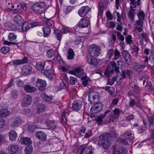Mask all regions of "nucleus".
I'll list each match as a JSON object with an SVG mask.
<instances>
[{
  "label": "nucleus",
  "mask_w": 154,
  "mask_h": 154,
  "mask_svg": "<svg viewBox=\"0 0 154 154\" xmlns=\"http://www.w3.org/2000/svg\"><path fill=\"white\" fill-rule=\"evenodd\" d=\"M111 135L108 132L103 133L99 137V140L98 144L100 146H102L103 148L107 149L110 146V143L109 139L111 137Z\"/></svg>",
  "instance_id": "nucleus-1"
},
{
  "label": "nucleus",
  "mask_w": 154,
  "mask_h": 154,
  "mask_svg": "<svg viewBox=\"0 0 154 154\" xmlns=\"http://www.w3.org/2000/svg\"><path fill=\"white\" fill-rule=\"evenodd\" d=\"M46 8L45 3L42 2H38L32 5L30 9L36 14L42 13Z\"/></svg>",
  "instance_id": "nucleus-2"
},
{
  "label": "nucleus",
  "mask_w": 154,
  "mask_h": 154,
  "mask_svg": "<svg viewBox=\"0 0 154 154\" xmlns=\"http://www.w3.org/2000/svg\"><path fill=\"white\" fill-rule=\"evenodd\" d=\"M136 7H133L132 5L130 6V9L128 12V17L131 22H133L134 20L135 16L136 14V10L135 8Z\"/></svg>",
  "instance_id": "nucleus-3"
},
{
  "label": "nucleus",
  "mask_w": 154,
  "mask_h": 154,
  "mask_svg": "<svg viewBox=\"0 0 154 154\" xmlns=\"http://www.w3.org/2000/svg\"><path fill=\"white\" fill-rule=\"evenodd\" d=\"M90 24V20L88 17H85L82 18L78 24L79 27L81 28L87 27Z\"/></svg>",
  "instance_id": "nucleus-4"
},
{
  "label": "nucleus",
  "mask_w": 154,
  "mask_h": 154,
  "mask_svg": "<svg viewBox=\"0 0 154 154\" xmlns=\"http://www.w3.org/2000/svg\"><path fill=\"white\" fill-rule=\"evenodd\" d=\"M88 6H84L81 7L78 11V14L81 17L85 16L90 11Z\"/></svg>",
  "instance_id": "nucleus-5"
},
{
  "label": "nucleus",
  "mask_w": 154,
  "mask_h": 154,
  "mask_svg": "<svg viewBox=\"0 0 154 154\" xmlns=\"http://www.w3.org/2000/svg\"><path fill=\"white\" fill-rule=\"evenodd\" d=\"M99 94L96 92H93L90 93L88 96V100L91 104L96 102L99 97Z\"/></svg>",
  "instance_id": "nucleus-6"
},
{
  "label": "nucleus",
  "mask_w": 154,
  "mask_h": 154,
  "mask_svg": "<svg viewBox=\"0 0 154 154\" xmlns=\"http://www.w3.org/2000/svg\"><path fill=\"white\" fill-rule=\"evenodd\" d=\"M82 105V102L81 100H75L73 103L72 108L74 111H77L81 109Z\"/></svg>",
  "instance_id": "nucleus-7"
},
{
  "label": "nucleus",
  "mask_w": 154,
  "mask_h": 154,
  "mask_svg": "<svg viewBox=\"0 0 154 154\" xmlns=\"http://www.w3.org/2000/svg\"><path fill=\"white\" fill-rule=\"evenodd\" d=\"M36 86L38 87V89L40 91H44L46 88V82L45 80L38 79L36 83Z\"/></svg>",
  "instance_id": "nucleus-8"
},
{
  "label": "nucleus",
  "mask_w": 154,
  "mask_h": 154,
  "mask_svg": "<svg viewBox=\"0 0 154 154\" xmlns=\"http://www.w3.org/2000/svg\"><path fill=\"white\" fill-rule=\"evenodd\" d=\"M143 21L138 19V20L136 21V23L134 25L135 29L140 32H142L143 30L142 28L143 24Z\"/></svg>",
  "instance_id": "nucleus-9"
},
{
  "label": "nucleus",
  "mask_w": 154,
  "mask_h": 154,
  "mask_svg": "<svg viewBox=\"0 0 154 154\" xmlns=\"http://www.w3.org/2000/svg\"><path fill=\"white\" fill-rule=\"evenodd\" d=\"M32 101V97L29 95H27L23 100L22 102V106H27L31 104Z\"/></svg>",
  "instance_id": "nucleus-10"
},
{
  "label": "nucleus",
  "mask_w": 154,
  "mask_h": 154,
  "mask_svg": "<svg viewBox=\"0 0 154 154\" xmlns=\"http://www.w3.org/2000/svg\"><path fill=\"white\" fill-rule=\"evenodd\" d=\"M133 71L131 70L126 69L122 71V77L124 79L129 77L130 78L132 75Z\"/></svg>",
  "instance_id": "nucleus-11"
},
{
  "label": "nucleus",
  "mask_w": 154,
  "mask_h": 154,
  "mask_svg": "<svg viewBox=\"0 0 154 154\" xmlns=\"http://www.w3.org/2000/svg\"><path fill=\"white\" fill-rule=\"evenodd\" d=\"M19 150V147L17 145L11 144L8 147V152L11 154H14L16 152Z\"/></svg>",
  "instance_id": "nucleus-12"
},
{
  "label": "nucleus",
  "mask_w": 154,
  "mask_h": 154,
  "mask_svg": "<svg viewBox=\"0 0 154 154\" xmlns=\"http://www.w3.org/2000/svg\"><path fill=\"white\" fill-rule=\"evenodd\" d=\"M22 72L23 75L29 74L32 70V67L30 65H25L22 69Z\"/></svg>",
  "instance_id": "nucleus-13"
},
{
  "label": "nucleus",
  "mask_w": 154,
  "mask_h": 154,
  "mask_svg": "<svg viewBox=\"0 0 154 154\" xmlns=\"http://www.w3.org/2000/svg\"><path fill=\"white\" fill-rule=\"evenodd\" d=\"M24 91L27 93H32L35 92L37 89L34 87L31 86L29 85H26L23 87Z\"/></svg>",
  "instance_id": "nucleus-14"
},
{
  "label": "nucleus",
  "mask_w": 154,
  "mask_h": 154,
  "mask_svg": "<svg viewBox=\"0 0 154 154\" xmlns=\"http://www.w3.org/2000/svg\"><path fill=\"white\" fill-rule=\"evenodd\" d=\"M122 137L128 140L130 143H132L133 140V136L132 133L130 132L127 131L125 132L122 135Z\"/></svg>",
  "instance_id": "nucleus-15"
},
{
  "label": "nucleus",
  "mask_w": 154,
  "mask_h": 154,
  "mask_svg": "<svg viewBox=\"0 0 154 154\" xmlns=\"http://www.w3.org/2000/svg\"><path fill=\"white\" fill-rule=\"evenodd\" d=\"M28 60L27 57H25L22 59H16L12 61L13 64L14 65H18L27 63Z\"/></svg>",
  "instance_id": "nucleus-16"
},
{
  "label": "nucleus",
  "mask_w": 154,
  "mask_h": 154,
  "mask_svg": "<svg viewBox=\"0 0 154 154\" xmlns=\"http://www.w3.org/2000/svg\"><path fill=\"white\" fill-rule=\"evenodd\" d=\"M35 136L37 138L43 141L45 140L46 139V135L42 131L37 132L35 134Z\"/></svg>",
  "instance_id": "nucleus-17"
},
{
  "label": "nucleus",
  "mask_w": 154,
  "mask_h": 154,
  "mask_svg": "<svg viewBox=\"0 0 154 154\" xmlns=\"http://www.w3.org/2000/svg\"><path fill=\"white\" fill-rule=\"evenodd\" d=\"M13 20L19 26H20L23 23L24 20L23 18L21 16L19 15H15L13 18Z\"/></svg>",
  "instance_id": "nucleus-18"
},
{
  "label": "nucleus",
  "mask_w": 154,
  "mask_h": 154,
  "mask_svg": "<svg viewBox=\"0 0 154 154\" xmlns=\"http://www.w3.org/2000/svg\"><path fill=\"white\" fill-rule=\"evenodd\" d=\"M42 73L51 80L53 79V73L51 72V70H44L42 71Z\"/></svg>",
  "instance_id": "nucleus-19"
},
{
  "label": "nucleus",
  "mask_w": 154,
  "mask_h": 154,
  "mask_svg": "<svg viewBox=\"0 0 154 154\" xmlns=\"http://www.w3.org/2000/svg\"><path fill=\"white\" fill-rule=\"evenodd\" d=\"M127 152L128 151L123 148L115 149L113 151V154H127Z\"/></svg>",
  "instance_id": "nucleus-20"
},
{
  "label": "nucleus",
  "mask_w": 154,
  "mask_h": 154,
  "mask_svg": "<svg viewBox=\"0 0 154 154\" xmlns=\"http://www.w3.org/2000/svg\"><path fill=\"white\" fill-rule=\"evenodd\" d=\"M8 134L9 140L11 141L14 140L17 137V134L14 130H11L9 132Z\"/></svg>",
  "instance_id": "nucleus-21"
},
{
  "label": "nucleus",
  "mask_w": 154,
  "mask_h": 154,
  "mask_svg": "<svg viewBox=\"0 0 154 154\" xmlns=\"http://www.w3.org/2000/svg\"><path fill=\"white\" fill-rule=\"evenodd\" d=\"M45 63L44 61H39L36 63L35 67L38 70L42 71L44 69Z\"/></svg>",
  "instance_id": "nucleus-22"
},
{
  "label": "nucleus",
  "mask_w": 154,
  "mask_h": 154,
  "mask_svg": "<svg viewBox=\"0 0 154 154\" xmlns=\"http://www.w3.org/2000/svg\"><path fill=\"white\" fill-rule=\"evenodd\" d=\"M139 38L140 39V44L141 45H143V40L146 41L147 38V34L146 33L143 32L141 34H139Z\"/></svg>",
  "instance_id": "nucleus-23"
},
{
  "label": "nucleus",
  "mask_w": 154,
  "mask_h": 154,
  "mask_svg": "<svg viewBox=\"0 0 154 154\" xmlns=\"http://www.w3.org/2000/svg\"><path fill=\"white\" fill-rule=\"evenodd\" d=\"M41 96L42 97L43 100L44 101L46 102H49L52 100V97L47 95L44 92L42 93Z\"/></svg>",
  "instance_id": "nucleus-24"
},
{
  "label": "nucleus",
  "mask_w": 154,
  "mask_h": 154,
  "mask_svg": "<svg viewBox=\"0 0 154 154\" xmlns=\"http://www.w3.org/2000/svg\"><path fill=\"white\" fill-rule=\"evenodd\" d=\"M20 143L23 144L29 145L32 143L29 137H26L22 138L20 140Z\"/></svg>",
  "instance_id": "nucleus-25"
},
{
  "label": "nucleus",
  "mask_w": 154,
  "mask_h": 154,
  "mask_svg": "<svg viewBox=\"0 0 154 154\" xmlns=\"http://www.w3.org/2000/svg\"><path fill=\"white\" fill-rule=\"evenodd\" d=\"M42 30L44 37H47L50 34L51 32V29L48 26H45L43 27Z\"/></svg>",
  "instance_id": "nucleus-26"
},
{
  "label": "nucleus",
  "mask_w": 154,
  "mask_h": 154,
  "mask_svg": "<svg viewBox=\"0 0 154 154\" xmlns=\"http://www.w3.org/2000/svg\"><path fill=\"white\" fill-rule=\"evenodd\" d=\"M10 115V111L7 109H3L0 110V116L1 117L6 116Z\"/></svg>",
  "instance_id": "nucleus-27"
},
{
  "label": "nucleus",
  "mask_w": 154,
  "mask_h": 154,
  "mask_svg": "<svg viewBox=\"0 0 154 154\" xmlns=\"http://www.w3.org/2000/svg\"><path fill=\"white\" fill-rule=\"evenodd\" d=\"M122 55L125 61L127 62L131 57L128 51L123 50L122 52Z\"/></svg>",
  "instance_id": "nucleus-28"
},
{
  "label": "nucleus",
  "mask_w": 154,
  "mask_h": 154,
  "mask_svg": "<svg viewBox=\"0 0 154 154\" xmlns=\"http://www.w3.org/2000/svg\"><path fill=\"white\" fill-rule=\"evenodd\" d=\"M145 67V65H143V64H140L139 63H136L134 66V69L139 72H141L143 69Z\"/></svg>",
  "instance_id": "nucleus-29"
},
{
  "label": "nucleus",
  "mask_w": 154,
  "mask_h": 154,
  "mask_svg": "<svg viewBox=\"0 0 154 154\" xmlns=\"http://www.w3.org/2000/svg\"><path fill=\"white\" fill-rule=\"evenodd\" d=\"M114 55L113 58V60H116L118 59H122L121 56L120 55V52L117 49H116L114 51Z\"/></svg>",
  "instance_id": "nucleus-30"
},
{
  "label": "nucleus",
  "mask_w": 154,
  "mask_h": 154,
  "mask_svg": "<svg viewBox=\"0 0 154 154\" xmlns=\"http://www.w3.org/2000/svg\"><path fill=\"white\" fill-rule=\"evenodd\" d=\"M67 53L68 54L67 59L68 60H72L74 58V55L73 49L71 48L69 49L68 50Z\"/></svg>",
  "instance_id": "nucleus-31"
},
{
  "label": "nucleus",
  "mask_w": 154,
  "mask_h": 154,
  "mask_svg": "<svg viewBox=\"0 0 154 154\" xmlns=\"http://www.w3.org/2000/svg\"><path fill=\"white\" fill-rule=\"evenodd\" d=\"M113 71V68H111L110 66H107L106 70L105 71V73L106 74V76L107 78H109L111 74L112 73Z\"/></svg>",
  "instance_id": "nucleus-32"
},
{
  "label": "nucleus",
  "mask_w": 154,
  "mask_h": 154,
  "mask_svg": "<svg viewBox=\"0 0 154 154\" xmlns=\"http://www.w3.org/2000/svg\"><path fill=\"white\" fill-rule=\"evenodd\" d=\"M21 122L22 121L20 118H17L15 121L12 124L11 126L13 128L17 126L19 124L21 123Z\"/></svg>",
  "instance_id": "nucleus-33"
},
{
  "label": "nucleus",
  "mask_w": 154,
  "mask_h": 154,
  "mask_svg": "<svg viewBox=\"0 0 154 154\" xmlns=\"http://www.w3.org/2000/svg\"><path fill=\"white\" fill-rule=\"evenodd\" d=\"M61 32L58 29H55L54 30V33L58 41L61 40L62 38V35L60 34Z\"/></svg>",
  "instance_id": "nucleus-34"
},
{
  "label": "nucleus",
  "mask_w": 154,
  "mask_h": 154,
  "mask_svg": "<svg viewBox=\"0 0 154 154\" xmlns=\"http://www.w3.org/2000/svg\"><path fill=\"white\" fill-rule=\"evenodd\" d=\"M130 2V3L133 7H137L140 5V3L141 0H129Z\"/></svg>",
  "instance_id": "nucleus-35"
},
{
  "label": "nucleus",
  "mask_w": 154,
  "mask_h": 154,
  "mask_svg": "<svg viewBox=\"0 0 154 154\" xmlns=\"http://www.w3.org/2000/svg\"><path fill=\"white\" fill-rule=\"evenodd\" d=\"M88 62L90 64L94 65L95 66L97 65L98 64L97 60L95 58H89L88 59Z\"/></svg>",
  "instance_id": "nucleus-36"
},
{
  "label": "nucleus",
  "mask_w": 154,
  "mask_h": 154,
  "mask_svg": "<svg viewBox=\"0 0 154 154\" xmlns=\"http://www.w3.org/2000/svg\"><path fill=\"white\" fill-rule=\"evenodd\" d=\"M45 109V105L41 103L39 104L37 107V112L40 114L41 112L43 111Z\"/></svg>",
  "instance_id": "nucleus-37"
},
{
  "label": "nucleus",
  "mask_w": 154,
  "mask_h": 154,
  "mask_svg": "<svg viewBox=\"0 0 154 154\" xmlns=\"http://www.w3.org/2000/svg\"><path fill=\"white\" fill-rule=\"evenodd\" d=\"M137 16L138 19L144 20L145 16V14L143 11H139L137 14Z\"/></svg>",
  "instance_id": "nucleus-38"
},
{
  "label": "nucleus",
  "mask_w": 154,
  "mask_h": 154,
  "mask_svg": "<svg viewBox=\"0 0 154 154\" xmlns=\"http://www.w3.org/2000/svg\"><path fill=\"white\" fill-rule=\"evenodd\" d=\"M102 109L101 104L100 103L96 104L93 107H92L91 110H96L100 111Z\"/></svg>",
  "instance_id": "nucleus-39"
},
{
  "label": "nucleus",
  "mask_w": 154,
  "mask_h": 154,
  "mask_svg": "<svg viewBox=\"0 0 154 154\" xmlns=\"http://www.w3.org/2000/svg\"><path fill=\"white\" fill-rule=\"evenodd\" d=\"M98 46L95 44L90 45L88 49V52L90 54H92L93 52H94L95 49H96Z\"/></svg>",
  "instance_id": "nucleus-40"
},
{
  "label": "nucleus",
  "mask_w": 154,
  "mask_h": 154,
  "mask_svg": "<svg viewBox=\"0 0 154 154\" xmlns=\"http://www.w3.org/2000/svg\"><path fill=\"white\" fill-rule=\"evenodd\" d=\"M132 36L131 35H128L125 38L126 43L128 45L133 44V41L132 40Z\"/></svg>",
  "instance_id": "nucleus-41"
},
{
  "label": "nucleus",
  "mask_w": 154,
  "mask_h": 154,
  "mask_svg": "<svg viewBox=\"0 0 154 154\" xmlns=\"http://www.w3.org/2000/svg\"><path fill=\"white\" fill-rule=\"evenodd\" d=\"M22 23V29L23 31H26L29 28V22L26 21L23 22Z\"/></svg>",
  "instance_id": "nucleus-42"
},
{
  "label": "nucleus",
  "mask_w": 154,
  "mask_h": 154,
  "mask_svg": "<svg viewBox=\"0 0 154 154\" xmlns=\"http://www.w3.org/2000/svg\"><path fill=\"white\" fill-rule=\"evenodd\" d=\"M93 55L95 57H98L101 53V50L100 48L98 46L93 53Z\"/></svg>",
  "instance_id": "nucleus-43"
},
{
  "label": "nucleus",
  "mask_w": 154,
  "mask_h": 154,
  "mask_svg": "<svg viewBox=\"0 0 154 154\" xmlns=\"http://www.w3.org/2000/svg\"><path fill=\"white\" fill-rule=\"evenodd\" d=\"M81 79L82 80V84L85 86H86L89 82L88 78L86 76H84L81 78Z\"/></svg>",
  "instance_id": "nucleus-44"
},
{
  "label": "nucleus",
  "mask_w": 154,
  "mask_h": 154,
  "mask_svg": "<svg viewBox=\"0 0 154 154\" xmlns=\"http://www.w3.org/2000/svg\"><path fill=\"white\" fill-rule=\"evenodd\" d=\"M131 86L134 92L137 93H139L140 92V88L139 87L133 84L131 85Z\"/></svg>",
  "instance_id": "nucleus-45"
},
{
  "label": "nucleus",
  "mask_w": 154,
  "mask_h": 154,
  "mask_svg": "<svg viewBox=\"0 0 154 154\" xmlns=\"http://www.w3.org/2000/svg\"><path fill=\"white\" fill-rule=\"evenodd\" d=\"M54 51L53 49H50L47 51L46 53L47 56L48 57H51L54 55Z\"/></svg>",
  "instance_id": "nucleus-46"
},
{
  "label": "nucleus",
  "mask_w": 154,
  "mask_h": 154,
  "mask_svg": "<svg viewBox=\"0 0 154 154\" xmlns=\"http://www.w3.org/2000/svg\"><path fill=\"white\" fill-rule=\"evenodd\" d=\"M17 35L14 34L13 33H10L9 34L8 36V39L10 41H12L14 40L17 38Z\"/></svg>",
  "instance_id": "nucleus-47"
},
{
  "label": "nucleus",
  "mask_w": 154,
  "mask_h": 154,
  "mask_svg": "<svg viewBox=\"0 0 154 154\" xmlns=\"http://www.w3.org/2000/svg\"><path fill=\"white\" fill-rule=\"evenodd\" d=\"M85 152L87 154H93V151L92 149V146H90L85 148Z\"/></svg>",
  "instance_id": "nucleus-48"
},
{
  "label": "nucleus",
  "mask_w": 154,
  "mask_h": 154,
  "mask_svg": "<svg viewBox=\"0 0 154 154\" xmlns=\"http://www.w3.org/2000/svg\"><path fill=\"white\" fill-rule=\"evenodd\" d=\"M113 49L112 48L108 50L106 57L107 59H109L113 55Z\"/></svg>",
  "instance_id": "nucleus-49"
},
{
  "label": "nucleus",
  "mask_w": 154,
  "mask_h": 154,
  "mask_svg": "<svg viewBox=\"0 0 154 154\" xmlns=\"http://www.w3.org/2000/svg\"><path fill=\"white\" fill-rule=\"evenodd\" d=\"M105 117V116L102 115L98 117L96 119L95 121L98 123V124L100 125L103 121V119Z\"/></svg>",
  "instance_id": "nucleus-50"
},
{
  "label": "nucleus",
  "mask_w": 154,
  "mask_h": 154,
  "mask_svg": "<svg viewBox=\"0 0 154 154\" xmlns=\"http://www.w3.org/2000/svg\"><path fill=\"white\" fill-rule=\"evenodd\" d=\"M77 81V79L71 76L70 78V83L72 85H73L75 84V82Z\"/></svg>",
  "instance_id": "nucleus-51"
},
{
  "label": "nucleus",
  "mask_w": 154,
  "mask_h": 154,
  "mask_svg": "<svg viewBox=\"0 0 154 154\" xmlns=\"http://www.w3.org/2000/svg\"><path fill=\"white\" fill-rule=\"evenodd\" d=\"M86 145H83L81 146L79 148L78 152H79V154H83L84 149H85L86 148Z\"/></svg>",
  "instance_id": "nucleus-52"
},
{
  "label": "nucleus",
  "mask_w": 154,
  "mask_h": 154,
  "mask_svg": "<svg viewBox=\"0 0 154 154\" xmlns=\"http://www.w3.org/2000/svg\"><path fill=\"white\" fill-rule=\"evenodd\" d=\"M2 52L4 54H6L9 51V48L8 47H4L1 49Z\"/></svg>",
  "instance_id": "nucleus-53"
},
{
  "label": "nucleus",
  "mask_w": 154,
  "mask_h": 154,
  "mask_svg": "<svg viewBox=\"0 0 154 154\" xmlns=\"http://www.w3.org/2000/svg\"><path fill=\"white\" fill-rule=\"evenodd\" d=\"M122 60L117 61V63L119 67H120L123 68V66L125 65V63L123 59Z\"/></svg>",
  "instance_id": "nucleus-54"
},
{
  "label": "nucleus",
  "mask_w": 154,
  "mask_h": 154,
  "mask_svg": "<svg viewBox=\"0 0 154 154\" xmlns=\"http://www.w3.org/2000/svg\"><path fill=\"white\" fill-rule=\"evenodd\" d=\"M25 152L26 154H30L32 151V149L29 146H26L25 149Z\"/></svg>",
  "instance_id": "nucleus-55"
},
{
  "label": "nucleus",
  "mask_w": 154,
  "mask_h": 154,
  "mask_svg": "<svg viewBox=\"0 0 154 154\" xmlns=\"http://www.w3.org/2000/svg\"><path fill=\"white\" fill-rule=\"evenodd\" d=\"M119 116L113 114L112 116L109 119V122H115L118 119Z\"/></svg>",
  "instance_id": "nucleus-56"
},
{
  "label": "nucleus",
  "mask_w": 154,
  "mask_h": 154,
  "mask_svg": "<svg viewBox=\"0 0 154 154\" xmlns=\"http://www.w3.org/2000/svg\"><path fill=\"white\" fill-rule=\"evenodd\" d=\"M75 74L78 73L79 74H82L83 73V69L79 67L77 68L74 69Z\"/></svg>",
  "instance_id": "nucleus-57"
},
{
  "label": "nucleus",
  "mask_w": 154,
  "mask_h": 154,
  "mask_svg": "<svg viewBox=\"0 0 154 154\" xmlns=\"http://www.w3.org/2000/svg\"><path fill=\"white\" fill-rule=\"evenodd\" d=\"M11 95L13 98H16L18 95V91L15 90L13 91L11 93Z\"/></svg>",
  "instance_id": "nucleus-58"
},
{
  "label": "nucleus",
  "mask_w": 154,
  "mask_h": 154,
  "mask_svg": "<svg viewBox=\"0 0 154 154\" xmlns=\"http://www.w3.org/2000/svg\"><path fill=\"white\" fill-rule=\"evenodd\" d=\"M137 103H136L134 99H132L130 100L129 102V106L131 107H133L134 105H136Z\"/></svg>",
  "instance_id": "nucleus-59"
},
{
  "label": "nucleus",
  "mask_w": 154,
  "mask_h": 154,
  "mask_svg": "<svg viewBox=\"0 0 154 154\" xmlns=\"http://www.w3.org/2000/svg\"><path fill=\"white\" fill-rule=\"evenodd\" d=\"M106 16L107 18L109 20H111L112 19V16L110 12L107 11L106 13Z\"/></svg>",
  "instance_id": "nucleus-60"
},
{
  "label": "nucleus",
  "mask_w": 154,
  "mask_h": 154,
  "mask_svg": "<svg viewBox=\"0 0 154 154\" xmlns=\"http://www.w3.org/2000/svg\"><path fill=\"white\" fill-rule=\"evenodd\" d=\"M63 34H66L69 32V29L66 28H63L60 31Z\"/></svg>",
  "instance_id": "nucleus-61"
},
{
  "label": "nucleus",
  "mask_w": 154,
  "mask_h": 154,
  "mask_svg": "<svg viewBox=\"0 0 154 154\" xmlns=\"http://www.w3.org/2000/svg\"><path fill=\"white\" fill-rule=\"evenodd\" d=\"M132 49L134 52L136 53L137 54L138 53V51L139 50V48L136 45L134 46Z\"/></svg>",
  "instance_id": "nucleus-62"
},
{
  "label": "nucleus",
  "mask_w": 154,
  "mask_h": 154,
  "mask_svg": "<svg viewBox=\"0 0 154 154\" xmlns=\"http://www.w3.org/2000/svg\"><path fill=\"white\" fill-rule=\"evenodd\" d=\"M7 29L8 30H14L16 29L15 25H11L10 26H8L7 27Z\"/></svg>",
  "instance_id": "nucleus-63"
},
{
  "label": "nucleus",
  "mask_w": 154,
  "mask_h": 154,
  "mask_svg": "<svg viewBox=\"0 0 154 154\" xmlns=\"http://www.w3.org/2000/svg\"><path fill=\"white\" fill-rule=\"evenodd\" d=\"M114 115H117L119 116V115L120 113V111L119 109L117 108H115L113 111Z\"/></svg>",
  "instance_id": "nucleus-64"
}]
</instances>
